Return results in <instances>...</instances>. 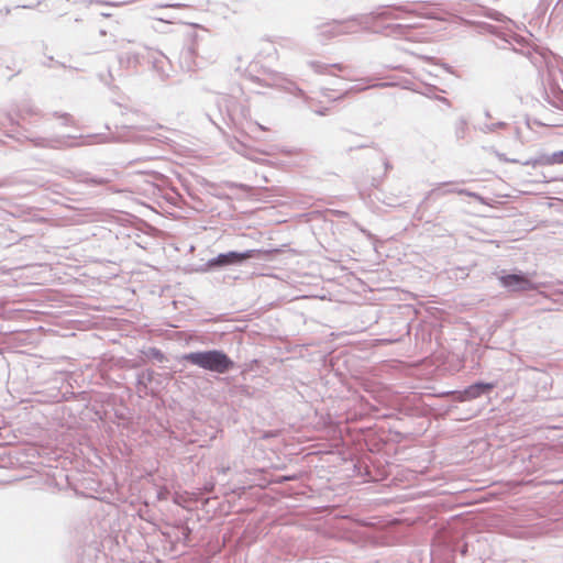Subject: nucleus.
<instances>
[{"mask_svg":"<svg viewBox=\"0 0 563 563\" xmlns=\"http://www.w3.org/2000/svg\"><path fill=\"white\" fill-rule=\"evenodd\" d=\"M186 361L201 368L223 374L233 367V362L222 351L212 350L185 355Z\"/></svg>","mask_w":563,"mask_h":563,"instance_id":"nucleus-1","label":"nucleus"},{"mask_svg":"<svg viewBox=\"0 0 563 563\" xmlns=\"http://www.w3.org/2000/svg\"><path fill=\"white\" fill-rule=\"evenodd\" d=\"M278 250H249L244 253L238 252H229L227 254H220L218 257L210 262L212 266H224L231 264H238L245 260L252 258L254 256H264L268 257L273 253H277Z\"/></svg>","mask_w":563,"mask_h":563,"instance_id":"nucleus-2","label":"nucleus"},{"mask_svg":"<svg viewBox=\"0 0 563 563\" xmlns=\"http://www.w3.org/2000/svg\"><path fill=\"white\" fill-rule=\"evenodd\" d=\"M500 284L514 291L534 290L536 285L522 274H508L499 278Z\"/></svg>","mask_w":563,"mask_h":563,"instance_id":"nucleus-3","label":"nucleus"},{"mask_svg":"<svg viewBox=\"0 0 563 563\" xmlns=\"http://www.w3.org/2000/svg\"><path fill=\"white\" fill-rule=\"evenodd\" d=\"M492 383H476L468 386L459 397L460 400H471L478 398L482 394L489 391L494 388Z\"/></svg>","mask_w":563,"mask_h":563,"instance_id":"nucleus-4","label":"nucleus"},{"mask_svg":"<svg viewBox=\"0 0 563 563\" xmlns=\"http://www.w3.org/2000/svg\"><path fill=\"white\" fill-rule=\"evenodd\" d=\"M548 164H563V152L552 154L547 158Z\"/></svg>","mask_w":563,"mask_h":563,"instance_id":"nucleus-5","label":"nucleus"},{"mask_svg":"<svg viewBox=\"0 0 563 563\" xmlns=\"http://www.w3.org/2000/svg\"><path fill=\"white\" fill-rule=\"evenodd\" d=\"M460 194H465L470 197H474V198H477V195L476 194H473V192H467L466 190H461Z\"/></svg>","mask_w":563,"mask_h":563,"instance_id":"nucleus-6","label":"nucleus"}]
</instances>
